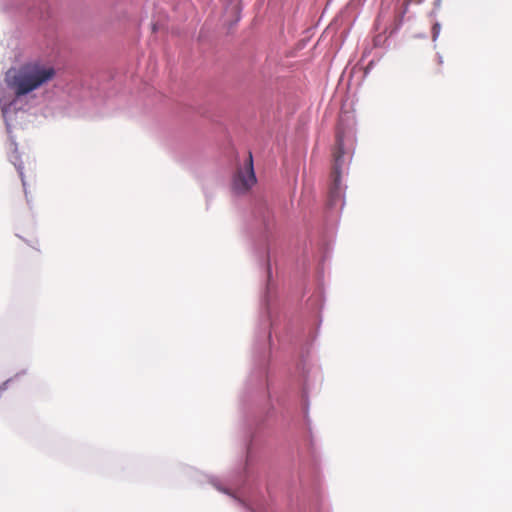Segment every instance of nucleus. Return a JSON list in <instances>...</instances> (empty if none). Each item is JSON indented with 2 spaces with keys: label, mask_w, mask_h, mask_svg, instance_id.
<instances>
[{
  "label": "nucleus",
  "mask_w": 512,
  "mask_h": 512,
  "mask_svg": "<svg viewBox=\"0 0 512 512\" xmlns=\"http://www.w3.org/2000/svg\"><path fill=\"white\" fill-rule=\"evenodd\" d=\"M55 75L52 66L32 61L10 68L6 72L5 82L16 97H21L47 84Z\"/></svg>",
  "instance_id": "f257e3e1"
},
{
  "label": "nucleus",
  "mask_w": 512,
  "mask_h": 512,
  "mask_svg": "<svg viewBox=\"0 0 512 512\" xmlns=\"http://www.w3.org/2000/svg\"><path fill=\"white\" fill-rule=\"evenodd\" d=\"M256 183V176L253 169L252 154H248V158L243 168H239L234 180L233 187L238 193L248 191Z\"/></svg>",
  "instance_id": "7ed1b4c3"
},
{
  "label": "nucleus",
  "mask_w": 512,
  "mask_h": 512,
  "mask_svg": "<svg viewBox=\"0 0 512 512\" xmlns=\"http://www.w3.org/2000/svg\"><path fill=\"white\" fill-rule=\"evenodd\" d=\"M443 57L441 55H438L436 58V67L432 70V73L434 75H440L442 74V66H443Z\"/></svg>",
  "instance_id": "20e7f679"
},
{
  "label": "nucleus",
  "mask_w": 512,
  "mask_h": 512,
  "mask_svg": "<svg viewBox=\"0 0 512 512\" xmlns=\"http://www.w3.org/2000/svg\"><path fill=\"white\" fill-rule=\"evenodd\" d=\"M345 154L344 151V142H343V134L340 131L336 133V142L333 148V170H332V183L329 188V205L336 206L337 204L342 202L343 199V187L341 182V169L343 166V156Z\"/></svg>",
  "instance_id": "f03ea898"
},
{
  "label": "nucleus",
  "mask_w": 512,
  "mask_h": 512,
  "mask_svg": "<svg viewBox=\"0 0 512 512\" xmlns=\"http://www.w3.org/2000/svg\"><path fill=\"white\" fill-rule=\"evenodd\" d=\"M441 30V26L439 23H435L432 27V39L435 41L437 37L439 36Z\"/></svg>",
  "instance_id": "39448f33"
}]
</instances>
